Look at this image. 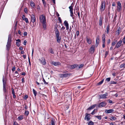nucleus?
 I'll return each instance as SVG.
<instances>
[{
  "label": "nucleus",
  "instance_id": "1",
  "mask_svg": "<svg viewBox=\"0 0 125 125\" xmlns=\"http://www.w3.org/2000/svg\"><path fill=\"white\" fill-rule=\"evenodd\" d=\"M11 41V37H9L7 44L6 45L7 50L8 51H9L10 50V48Z\"/></svg>",
  "mask_w": 125,
  "mask_h": 125
},
{
  "label": "nucleus",
  "instance_id": "2",
  "mask_svg": "<svg viewBox=\"0 0 125 125\" xmlns=\"http://www.w3.org/2000/svg\"><path fill=\"white\" fill-rule=\"evenodd\" d=\"M40 22L42 23L46 22V18L44 15H42L39 17Z\"/></svg>",
  "mask_w": 125,
  "mask_h": 125
},
{
  "label": "nucleus",
  "instance_id": "3",
  "mask_svg": "<svg viewBox=\"0 0 125 125\" xmlns=\"http://www.w3.org/2000/svg\"><path fill=\"white\" fill-rule=\"evenodd\" d=\"M105 2L104 1H102L101 2V6L100 8L101 11H104L105 9Z\"/></svg>",
  "mask_w": 125,
  "mask_h": 125
},
{
  "label": "nucleus",
  "instance_id": "4",
  "mask_svg": "<svg viewBox=\"0 0 125 125\" xmlns=\"http://www.w3.org/2000/svg\"><path fill=\"white\" fill-rule=\"evenodd\" d=\"M123 41L122 40H120L117 43L115 46V48H118L120 47Z\"/></svg>",
  "mask_w": 125,
  "mask_h": 125
},
{
  "label": "nucleus",
  "instance_id": "5",
  "mask_svg": "<svg viewBox=\"0 0 125 125\" xmlns=\"http://www.w3.org/2000/svg\"><path fill=\"white\" fill-rule=\"evenodd\" d=\"M107 96L108 94L107 93L101 94L99 96V99L106 98V97H107Z\"/></svg>",
  "mask_w": 125,
  "mask_h": 125
},
{
  "label": "nucleus",
  "instance_id": "6",
  "mask_svg": "<svg viewBox=\"0 0 125 125\" xmlns=\"http://www.w3.org/2000/svg\"><path fill=\"white\" fill-rule=\"evenodd\" d=\"M114 111V110L112 109L109 110L106 109L105 110V113L106 114H110L111 113Z\"/></svg>",
  "mask_w": 125,
  "mask_h": 125
},
{
  "label": "nucleus",
  "instance_id": "7",
  "mask_svg": "<svg viewBox=\"0 0 125 125\" xmlns=\"http://www.w3.org/2000/svg\"><path fill=\"white\" fill-rule=\"evenodd\" d=\"M51 63L52 64L55 66H57L60 65V63L58 62H56L54 61H52L51 62Z\"/></svg>",
  "mask_w": 125,
  "mask_h": 125
},
{
  "label": "nucleus",
  "instance_id": "8",
  "mask_svg": "<svg viewBox=\"0 0 125 125\" xmlns=\"http://www.w3.org/2000/svg\"><path fill=\"white\" fill-rule=\"evenodd\" d=\"M31 21L33 23H34L36 20L35 16L33 14H32L31 15Z\"/></svg>",
  "mask_w": 125,
  "mask_h": 125
},
{
  "label": "nucleus",
  "instance_id": "9",
  "mask_svg": "<svg viewBox=\"0 0 125 125\" xmlns=\"http://www.w3.org/2000/svg\"><path fill=\"white\" fill-rule=\"evenodd\" d=\"M95 46L94 45H92L90 49V52L92 53L94 52V51Z\"/></svg>",
  "mask_w": 125,
  "mask_h": 125
},
{
  "label": "nucleus",
  "instance_id": "10",
  "mask_svg": "<svg viewBox=\"0 0 125 125\" xmlns=\"http://www.w3.org/2000/svg\"><path fill=\"white\" fill-rule=\"evenodd\" d=\"M99 36H97L96 38V43L95 45V46L96 47H97L98 45V44L99 42Z\"/></svg>",
  "mask_w": 125,
  "mask_h": 125
},
{
  "label": "nucleus",
  "instance_id": "11",
  "mask_svg": "<svg viewBox=\"0 0 125 125\" xmlns=\"http://www.w3.org/2000/svg\"><path fill=\"white\" fill-rule=\"evenodd\" d=\"M64 24L66 27V30H68L69 29V24L67 21H65L64 22Z\"/></svg>",
  "mask_w": 125,
  "mask_h": 125
},
{
  "label": "nucleus",
  "instance_id": "12",
  "mask_svg": "<svg viewBox=\"0 0 125 125\" xmlns=\"http://www.w3.org/2000/svg\"><path fill=\"white\" fill-rule=\"evenodd\" d=\"M121 4L119 1L117 2V10H120L121 9Z\"/></svg>",
  "mask_w": 125,
  "mask_h": 125
},
{
  "label": "nucleus",
  "instance_id": "13",
  "mask_svg": "<svg viewBox=\"0 0 125 125\" xmlns=\"http://www.w3.org/2000/svg\"><path fill=\"white\" fill-rule=\"evenodd\" d=\"M106 105V103L104 102H103L100 103L99 105V107H102Z\"/></svg>",
  "mask_w": 125,
  "mask_h": 125
},
{
  "label": "nucleus",
  "instance_id": "14",
  "mask_svg": "<svg viewBox=\"0 0 125 125\" xmlns=\"http://www.w3.org/2000/svg\"><path fill=\"white\" fill-rule=\"evenodd\" d=\"M89 115H90V114H89L87 113L86 114V116L85 117V120H87V121H89L90 120V118L89 116H88Z\"/></svg>",
  "mask_w": 125,
  "mask_h": 125
},
{
  "label": "nucleus",
  "instance_id": "15",
  "mask_svg": "<svg viewBox=\"0 0 125 125\" xmlns=\"http://www.w3.org/2000/svg\"><path fill=\"white\" fill-rule=\"evenodd\" d=\"M41 62L43 64L45 65L46 63V62L45 59L44 58H42L41 59V60H40Z\"/></svg>",
  "mask_w": 125,
  "mask_h": 125
},
{
  "label": "nucleus",
  "instance_id": "16",
  "mask_svg": "<svg viewBox=\"0 0 125 125\" xmlns=\"http://www.w3.org/2000/svg\"><path fill=\"white\" fill-rule=\"evenodd\" d=\"M68 75V74H59L60 76L61 77H67Z\"/></svg>",
  "mask_w": 125,
  "mask_h": 125
},
{
  "label": "nucleus",
  "instance_id": "17",
  "mask_svg": "<svg viewBox=\"0 0 125 125\" xmlns=\"http://www.w3.org/2000/svg\"><path fill=\"white\" fill-rule=\"evenodd\" d=\"M105 34H103L102 37V42L103 43H105Z\"/></svg>",
  "mask_w": 125,
  "mask_h": 125
},
{
  "label": "nucleus",
  "instance_id": "18",
  "mask_svg": "<svg viewBox=\"0 0 125 125\" xmlns=\"http://www.w3.org/2000/svg\"><path fill=\"white\" fill-rule=\"evenodd\" d=\"M86 41L89 44H90L92 42V40L88 38H87L86 39Z\"/></svg>",
  "mask_w": 125,
  "mask_h": 125
},
{
  "label": "nucleus",
  "instance_id": "19",
  "mask_svg": "<svg viewBox=\"0 0 125 125\" xmlns=\"http://www.w3.org/2000/svg\"><path fill=\"white\" fill-rule=\"evenodd\" d=\"M96 105V104L93 105L91 106L88 108L87 110H91L92 109H93L95 107Z\"/></svg>",
  "mask_w": 125,
  "mask_h": 125
},
{
  "label": "nucleus",
  "instance_id": "20",
  "mask_svg": "<svg viewBox=\"0 0 125 125\" xmlns=\"http://www.w3.org/2000/svg\"><path fill=\"white\" fill-rule=\"evenodd\" d=\"M103 21V18L102 17H100L99 20V25L101 26L102 25Z\"/></svg>",
  "mask_w": 125,
  "mask_h": 125
},
{
  "label": "nucleus",
  "instance_id": "21",
  "mask_svg": "<svg viewBox=\"0 0 125 125\" xmlns=\"http://www.w3.org/2000/svg\"><path fill=\"white\" fill-rule=\"evenodd\" d=\"M42 26L44 30H46V22H44L42 23Z\"/></svg>",
  "mask_w": 125,
  "mask_h": 125
},
{
  "label": "nucleus",
  "instance_id": "22",
  "mask_svg": "<svg viewBox=\"0 0 125 125\" xmlns=\"http://www.w3.org/2000/svg\"><path fill=\"white\" fill-rule=\"evenodd\" d=\"M3 91L4 93H6L7 92V89L6 86H3Z\"/></svg>",
  "mask_w": 125,
  "mask_h": 125
},
{
  "label": "nucleus",
  "instance_id": "23",
  "mask_svg": "<svg viewBox=\"0 0 125 125\" xmlns=\"http://www.w3.org/2000/svg\"><path fill=\"white\" fill-rule=\"evenodd\" d=\"M30 5L32 8H34L35 6L34 3L33 1H31L30 2Z\"/></svg>",
  "mask_w": 125,
  "mask_h": 125
},
{
  "label": "nucleus",
  "instance_id": "24",
  "mask_svg": "<svg viewBox=\"0 0 125 125\" xmlns=\"http://www.w3.org/2000/svg\"><path fill=\"white\" fill-rule=\"evenodd\" d=\"M120 68H125V62L123 63L120 66Z\"/></svg>",
  "mask_w": 125,
  "mask_h": 125
},
{
  "label": "nucleus",
  "instance_id": "25",
  "mask_svg": "<svg viewBox=\"0 0 125 125\" xmlns=\"http://www.w3.org/2000/svg\"><path fill=\"white\" fill-rule=\"evenodd\" d=\"M3 86H6V81L4 78L2 79Z\"/></svg>",
  "mask_w": 125,
  "mask_h": 125
},
{
  "label": "nucleus",
  "instance_id": "26",
  "mask_svg": "<svg viewBox=\"0 0 125 125\" xmlns=\"http://www.w3.org/2000/svg\"><path fill=\"white\" fill-rule=\"evenodd\" d=\"M55 33L56 34V37H59V32L58 31H56Z\"/></svg>",
  "mask_w": 125,
  "mask_h": 125
},
{
  "label": "nucleus",
  "instance_id": "27",
  "mask_svg": "<svg viewBox=\"0 0 125 125\" xmlns=\"http://www.w3.org/2000/svg\"><path fill=\"white\" fill-rule=\"evenodd\" d=\"M56 38L57 42L58 43L60 42V40L61 39V37L59 36L57 37Z\"/></svg>",
  "mask_w": 125,
  "mask_h": 125
},
{
  "label": "nucleus",
  "instance_id": "28",
  "mask_svg": "<svg viewBox=\"0 0 125 125\" xmlns=\"http://www.w3.org/2000/svg\"><path fill=\"white\" fill-rule=\"evenodd\" d=\"M94 117L97 118L99 120H101V115H95Z\"/></svg>",
  "mask_w": 125,
  "mask_h": 125
},
{
  "label": "nucleus",
  "instance_id": "29",
  "mask_svg": "<svg viewBox=\"0 0 125 125\" xmlns=\"http://www.w3.org/2000/svg\"><path fill=\"white\" fill-rule=\"evenodd\" d=\"M69 8L70 9V12H73V8L72 6H70L69 7Z\"/></svg>",
  "mask_w": 125,
  "mask_h": 125
},
{
  "label": "nucleus",
  "instance_id": "30",
  "mask_svg": "<svg viewBox=\"0 0 125 125\" xmlns=\"http://www.w3.org/2000/svg\"><path fill=\"white\" fill-rule=\"evenodd\" d=\"M117 40H116L115 41L113 42H112V46H114L115 45L116 43L117 42Z\"/></svg>",
  "mask_w": 125,
  "mask_h": 125
},
{
  "label": "nucleus",
  "instance_id": "31",
  "mask_svg": "<svg viewBox=\"0 0 125 125\" xmlns=\"http://www.w3.org/2000/svg\"><path fill=\"white\" fill-rule=\"evenodd\" d=\"M23 116L21 115L20 116L18 117V119L19 120H22L23 119Z\"/></svg>",
  "mask_w": 125,
  "mask_h": 125
},
{
  "label": "nucleus",
  "instance_id": "32",
  "mask_svg": "<svg viewBox=\"0 0 125 125\" xmlns=\"http://www.w3.org/2000/svg\"><path fill=\"white\" fill-rule=\"evenodd\" d=\"M106 29L107 30V33L108 34L109 32V25H108L106 28Z\"/></svg>",
  "mask_w": 125,
  "mask_h": 125
},
{
  "label": "nucleus",
  "instance_id": "33",
  "mask_svg": "<svg viewBox=\"0 0 125 125\" xmlns=\"http://www.w3.org/2000/svg\"><path fill=\"white\" fill-rule=\"evenodd\" d=\"M88 125H94V123L92 121H90L88 123Z\"/></svg>",
  "mask_w": 125,
  "mask_h": 125
},
{
  "label": "nucleus",
  "instance_id": "34",
  "mask_svg": "<svg viewBox=\"0 0 125 125\" xmlns=\"http://www.w3.org/2000/svg\"><path fill=\"white\" fill-rule=\"evenodd\" d=\"M76 66V65H70V69H72L74 68Z\"/></svg>",
  "mask_w": 125,
  "mask_h": 125
},
{
  "label": "nucleus",
  "instance_id": "35",
  "mask_svg": "<svg viewBox=\"0 0 125 125\" xmlns=\"http://www.w3.org/2000/svg\"><path fill=\"white\" fill-rule=\"evenodd\" d=\"M33 91L35 96H36V95L37 94L36 92L34 89H33Z\"/></svg>",
  "mask_w": 125,
  "mask_h": 125
},
{
  "label": "nucleus",
  "instance_id": "36",
  "mask_svg": "<svg viewBox=\"0 0 125 125\" xmlns=\"http://www.w3.org/2000/svg\"><path fill=\"white\" fill-rule=\"evenodd\" d=\"M116 119V118L115 117L112 116L111 117V119H110V120H115Z\"/></svg>",
  "mask_w": 125,
  "mask_h": 125
},
{
  "label": "nucleus",
  "instance_id": "37",
  "mask_svg": "<svg viewBox=\"0 0 125 125\" xmlns=\"http://www.w3.org/2000/svg\"><path fill=\"white\" fill-rule=\"evenodd\" d=\"M104 81V80H102L101 81L99 82V83H98V85H100V84H101Z\"/></svg>",
  "mask_w": 125,
  "mask_h": 125
},
{
  "label": "nucleus",
  "instance_id": "38",
  "mask_svg": "<svg viewBox=\"0 0 125 125\" xmlns=\"http://www.w3.org/2000/svg\"><path fill=\"white\" fill-rule=\"evenodd\" d=\"M25 115L27 116L29 114V112L28 111H26L25 113Z\"/></svg>",
  "mask_w": 125,
  "mask_h": 125
},
{
  "label": "nucleus",
  "instance_id": "39",
  "mask_svg": "<svg viewBox=\"0 0 125 125\" xmlns=\"http://www.w3.org/2000/svg\"><path fill=\"white\" fill-rule=\"evenodd\" d=\"M24 11L26 13H28V9L27 8H25L24 9Z\"/></svg>",
  "mask_w": 125,
  "mask_h": 125
},
{
  "label": "nucleus",
  "instance_id": "40",
  "mask_svg": "<svg viewBox=\"0 0 125 125\" xmlns=\"http://www.w3.org/2000/svg\"><path fill=\"white\" fill-rule=\"evenodd\" d=\"M95 110H96L97 111V110H96L95 109H94L93 111H92V113H91V114L92 115H94L95 114L94 112L95 111Z\"/></svg>",
  "mask_w": 125,
  "mask_h": 125
},
{
  "label": "nucleus",
  "instance_id": "41",
  "mask_svg": "<svg viewBox=\"0 0 125 125\" xmlns=\"http://www.w3.org/2000/svg\"><path fill=\"white\" fill-rule=\"evenodd\" d=\"M120 30L119 29H118L116 31V33L118 34V35L120 33Z\"/></svg>",
  "mask_w": 125,
  "mask_h": 125
},
{
  "label": "nucleus",
  "instance_id": "42",
  "mask_svg": "<svg viewBox=\"0 0 125 125\" xmlns=\"http://www.w3.org/2000/svg\"><path fill=\"white\" fill-rule=\"evenodd\" d=\"M110 80V78L109 77V78H107L105 80L107 82H109Z\"/></svg>",
  "mask_w": 125,
  "mask_h": 125
},
{
  "label": "nucleus",
  "instance_id": "43",
  "mask_svg": "<svg viewBox=\"0 0 125 125\" xmlns=\"http://www.w3.org/2000/svg\"><path fill=\"white\" fill-rule=\"evenodd\" d=\"M50 52L52 54H53L54 53V52H53L52 49V48L50 49Z\"/></svg>",
  "mask_w": 125,
  "mask_h": 125
},
{
  "label": "nucleus",
  "instance_id": "44",
  "mask_svg": "<svg viewBox=\"0 0 125 125\" xmlns=\"http://www.w3.org/2000/svg\"><path fill=\"white\" fill-rule=\"evenodd\" d=\"M83 64H81V65H80L78 66H79V68H81L82 67H83Z\"/></svg>",
  "mask_w": 125,
  "mask_h": 125
},
{
  "label": "nucleus",
  "instance_id": "45",
  "mask_svg": "<svg viewBox=\"0 0 125 125\" xmlns=\"http://www.w3.org/2000/svg\"><path fill=\"white\" fill-rule=\"evenodd\" d=\"M111 84H116V82L114 81H111Z\"/></svg>",
  "mask_w": 125,
  "mask_h": 125
},
{
  "label": "nucleus",
  "instance_id": "46",
  "mask_svg": "<svg viewBox=\"0 0 125 125\" xmlns=\"http://www.w3.org/2000/svg\"><path fill=\"white\" fill-rule=\"evenodd\" d=\"M24 20L25 21L26 23H28V19L26 18Z\"/></svg>",
  "mask_w": 125,
  "mask_h": 125
},
{
  "label": "nucleus",
  "instance_id": "47",
  "mask_svg": "<svg viewBox=\"0 0 125 125\" xmlns=\"http://www.w3.org/2000/svg\"><path fill=\"white\" fill-rule=\"evenodd\" d=\"M22 18L23 20H24L26 18L25 17V15H23L22 16Z\"/></svg>",
  "mask_w": 125,
  "mask_h": 125
},
{
  "label": "nucleus",
  "instance_id": "48",
  "mask_svg": "<svg viewBox=\"0 0 125 125\" xmlns=\"http://www.w3.org/2000/svg\"><path fill=\"white\" fill-rule=\"evenodd\" d=\"M108 52L107 51H106L105 52V57H106L107 56V55L108 54Z\"/></svg>",
  "mask_w": 125,
  "mask_h": 125
},
{
  "label": "nucleus",
  "instance_id": "49",
  "mask_svg": "<svg viewBox=\"0 0 125 125\" xmlns=\"http://www.w3.org/2000/svg\"><path fill=\"white\" fill-rule=\"evenodd\" d=\"M43 81L45 84H48V83L45 81V80L44 79H43Z\"/></svg>",
  "mask_w": 125,
  "mask_h": 125
},
{
  "label": "nucleus",
  "instance_id": "50",
  "mask_svg": "<svg viewBox=\"0 0 125 125\" xmlns=\"http://www.w3.org/2000/svg\"><path fill=\"white\" fill-rule=\"evenodd\" d=\"M123 41L124 43L125 44V35L124 38L123 39Z\"/></svg>",
  "mask_w": 125,
  "mask_h": 125
},
{
  "label": "nucleus",
  "instance_id": "51",
  "mask_svg": "<svg viewBox=\"0 0 125 125\" xmlns=\"http://www.w3.org/2000/svg\"><path fill=\"white\" fill-rule=\"evenodd\" d=\"M12 93L13 95L15 94V92L14 89L13 88L12 89Z\"/></svg>",
  "mask_w": 125,
  "mask_h": 125
},
{
  "label": "nucleus",
  "instance_id": "52",
  "mask_svg": "<svg viewBox=\"0 0 125 125\" xmlns=\"http://www.w3.org/2000/svg\"><path fill=\"white\" fill-rule=\"evenodd\" d=\"M28 96L27 95H25L24 97V99H26L27 98H28Z\"/></svg>",
  "mask_w": 125,
  "mask_h": 125
},
{
  "label": "nucleus",
  "instance_id": "53",
  "mask_svg": "<svg viewBox=\"0 0 125 125\" xmlns=\"http://www.w3.org/2000/svg\"><path fill=\"white\" fill-rule=\"evenodd\" d=\"M111 41L110 39H109L108 40L107 42V43L108 44H109L110 42Z\"/></svg>",
  "mask_w": 125,
  "mask_h": 125
},
{
  "label": "nucleus",
  "instance_id": "54",
  "mask_svg": "<svg viewBox=\"0 0 125 125\" xmlns=\"http://www.w3.org/2000/svg\"><path fill=\"white\" fill-rule=\"evenodd\" d=\"M58 19H59V21L60 23H61L62 22V21H61V18L60 17H58Z\"/></svg>",
  "mask_w": 125,
  "mask_h": 125
},
{
  "label": "nucleus",
  "instance_id": "55",
  "mask_svg": "<svg viewBox=\"0 0 125 125\" xmlns=\"http://www.w3.org/2000/svg\"><path fill=\"white\" fill-rule=\"evenodd\" d=\"M15 70V66H13L12 69V71H13L14 70Z\"/></svg>",
  "mask_w": 125,
  "mask_h": 125
},
{
  "label": "nucleus",
  "instance_id": "56",
  "mask_svg": "<svg viewBox=\"0 0 125 125\" xmlns=\"http://www.w3.org/2000/svg\"><path fill=\"white\" fill-rule=\"evenodd\" d=\"M27 34V33L26 32H24V35L25 36H26Z\"/></svg>",
  "mask_w": 125,
  "mask_h": 125
},
{
  "label": "nucleus",
  "instance_id": "57",
  "mask_svg": "<svg viewBox=\"0 0 125 125\" xmlns=\"http://www.w3.org/2000/svg\"><path fill=\"white\" fill-rule=\"evenodd\" d=\"M105 46V43H103V44L102 45V47L103 48H104Z\"/></svg>",
  "mask_w": 125,
  "mask_h": 125
},
{
  "label": "nucleus",
  "instance_id": "58",
  "mask_svg": "<svg viewBox=\"0 0 125 125\" xmlns=\"http://www.w3.org/2000/svg\"><path fill=\"white\" fill-rule=\"evenodd\" d=\"M26 43H27V41L26 40H25L24 42V45H26Z\"/></svg>",
  "mask_w": 125,
  "mask_h": 125
},
{
  "label": "nucleus",
  "instance_id": "59",
  "mask_svg": "<svg viewBox=\"0 0 125 125\" xmlns=\"http://www.w3.org/2000/svg\"><path fill=\"white\" fill-rule=\"evenodd\" d=\"M70 15L71 17H73V12H70Z\"/></svg>",
  "mask_w": 125,
  "mask_h": 125
},
{
  "label": "nucleus",
  "instance_id": "60",
  "mask_svg": "<svg viewBox=\"0 0 125 125\" xmlns=\"http://www.w3.org/2000/svg\"><path fill=\"white\" fill-rule=\"evenodd\" d=\"M79 32L78 31H77L76 32V35L78 36L79 35Z\"/></svg>",
  "mask_w": 125,
  "mask_h": 125
},
{
  "label": "nucleus",
  "instance_id": "61",
  "mask_svg": "<svg viewBox=\"0 0 125 125\" xmlns=\"http://www.w3.org/2000/svg\"><path fill=\"white\" fill-rule=\"evenodd\" d=\"M65 29V28L63 26H62L61 28V29L62 30H64Z\"/></svg>",
  "mask_w": 125,
  "mask_h": 125
},
{
  "label": "nucleus",
  "instance_id": "62",
  "mask_svg": "<svg viewBox=\"0 0 125 125\" xmlns=\"http://www.w3.org/2000/svg\"><path fill=\"white\" fill-rule=\"evenodd\" d=\"M108 101V102L110 103H112V101L111 100H109Z\"/></svg>",
  "mask_w": 125,
  "mask_h": 125
},
{
  "label": "nucleus",
  "instance_id": "63",
  "mask_svg": "<svg viewBox=\"0 0 125 125\" xmlns=\"http://www.w3.org/2000/svg\"><path fill=\"white\" fill-rule=\"evenodd\" d=\"M19 49L21 50H22L23 49V48L22 47H20L19 48Z\"/></svg>",
  "mask_w": 125,
  "mask_h": 125
},
{
  "label": "nucleus",
  "instance_id": "64",
  "mask_svg": "<svg viewBox=\"0 0 125 125\" xmlns=\"http://www.w3.org/2000/svg\"><path fill=\"white\" fill-rule=\"evenodd\" d=\"M13 125H18V124H16L14 122V123L13 124Z\"/></svg>",
  "mask_w": 125,
  "mask_h": 125
}]
</instances>
